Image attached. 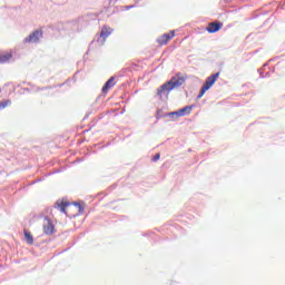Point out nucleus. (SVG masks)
Returning a JSON list of instances; mask_svg holds the SVG:
<instances>
[{
	"mask_svg": "<svg viewBox=\"0 0 285 285\" xmlns=\"http://www.w3.org/2000/svg\"><path fill=\"white\" fill-rule=\"evenodd\" d=\"M75 206H78L79 208H81V206L79 204H77V203H75Z\"/></svg>",
	"mask_w": 285,
	"mask_h": 285,
	"instance_id": "f3484780",
	"label": "nucleus"
},
{
	"mask_svg": "<svg viewBox=\"0 0 285 285\" xmlns=\"http://www.w3.org/2000/svg\"><path fill=\"white\" fill-rule=\"evenodd\" d=\"M217 79H219V72L209 76L206 79L204 86L202 87L200 92L197 96V99H202V97H204V95H206L207 90H210V88H213V86H215V82L217 81Z\"/></svg>",
	"mask_w": 285,
	"mask_h": 285,
	"instance_id": "f03ea898",
	"label": "nucleus"
},
{
	"mask_svg": "<svg viewBox=\"0 0 285 285\" xmlns=\"http://www.w3.org/2000/svg\"><path fill=\"white\" fill-rule=\"evenodd\" d=\"M161 155L160 154H156L154 157H153V161H159Z\"/></svg>",
	"mask_w": 285,
	"mask_h": 285,
	"instance_id": "dca6fc26",
	"label": "nucleus"
},
{
	"mask_svg": "<svg viewBox=\"0 0 285 285\" xmlns=\"http://www.w3.org/2000/svg\"><path fill=\"white\" fill-rule=\"evenodd\" d=\"M107 91H108V81H106L102 87V94L106 95Z\"/></svg>",
	"mask_w": 285,
	"mask_h": 285,
	"instance_id": "2eb2a0df",
	"label": "nucleus"
},
{
	"mask_svg": "<svg viewBox=\"0 0 285 285\" xmlns=\"http://www.w3.org/2000/svg\"><path fill=\"white\" fill-rule=\"evenodd\" d=\"M108 35H110V31L108 32Z\"/></svg>",
	"mask_w": 285,
	"mask_h": 285,
	"instance_id": "a211bd4d",
	"label": "nucleus"
},
{
	"mask_svg": "<svg viewBox=\"0 0 285 285\" xmlns=\"http://www.w3.org/2000/svg\"><path fill=\"white\" fill-rule=\"evenodd\" d=\"M191 111H193V106H186L177 110L176 115H178V117H186V115H190Z\"/></svg>",
	"mask_w": 285,
	"mask_h": 285,
	"instance_id": "6e6552de",
	"label": "nucleus"
},
{
	"mask_svg": "<svg viewBox=\"0 0 285 285\" xmlns=\"http://www.w3.org/2000/svg\"><path fill=\"white\" fill-rule=\"evenodd\" d=\"M173 37H175V31H171L170 33H164L161 37L157 39V42L160 46H166V43H168V41H170Z\"/></svg>",
	"mask_w": 285,
	"mask_h": 285,
	"instance_id": "423d86ee",
	"label": "nucleus"
},
{
	"mask_svg": "<svg viewBox=\"0 0 285 285\" xmlns=\"http://www.w3.org/2000/svg\"><path fill=\"white\" fill-rule=\"evenodd\" d=\"M42 228L45 235H52L55 233V225L48 217L43 218Z\"/></svg>",
	"mask_w": 285,
	"mask_h": 285,
	"instance_id": "20e7f679",
	"label": "nucleus"
},
{
	"mask_svg": "<svg viewBox=\"0 0 285 285\" xmlns=\"http://www.w3.org/2000/svg\"><path fill=\"white\" fill-rule=\"evenodd\" d=\"M11 58H12V55L10 53L2 55L0 56V63H6L7 61H10Z\"/></svg>",
	"mask_w": 285,
	"mask_h": 285,
	"instance_id": "9b49d317",
	"label": "nucleus"
},
{
	"mask_svg": "<svg viewBox=\"0 0 285 285\" xmlns=\"http://www.w3.org/2000/svg\"><path fill=\"white\" fill-rule=\"evenodd\" d=\"M10 104H12V101H10V100L0 101V110H3V108H8V106H10Z\"/></svg>",
	"mask_w": 285,
	"mask_h": 285,
	"instance_id": "f8f14e48",
	"label": "nucleus"
},
{
	"mask_svg": "<svg viewBox=\"0 0 285 285\" xmlns=\"http://www.w3.org/2000/svg\"><path fill=\"white\" fill-rule=\"evenodd\" d=\"M106 39H108V28L107 27H104L101 32H100V36L98 37V46H105L106 45Z\"/></svg>",
	"mask_w": 285,
	"mask_h": 285,
	"instance_id": "0eeeda50",
	"label": "nucleus"
},
{
	"mask_svg": "<svg viewBox=\"0 0 285 285\" xmlns=\"http://www.w3.org/2000/svg\"><path fill=\"white\" fill-rule=\"evenodd\" d=\"M186 83V78L184 76L176 75L169 81L160 86L157 90L158 97H163L164 92H170L171 90H177L180 86Z\"/></svg>",
	"mask_w": 285,
	"mask_h": 285,
	"instance_id": "f257e3e1",
	"label": "nucleus"
},
{
	"mask_svg": "<svg viewBox=\"0 0 285 285\" xmlns=\"http://www.w3.org/2000/svg\"><path fill=\"white\" fill-rule=\"evenodd\" d=\"M115 79H116V77L112 76V77L108 80V88H112V86H115Z\"/></svg>",
	"mask_w": 285,
	"mask_h": 285,
	"instance_id": "4468645a",
	"label": "nucleus"
},
{
	"mask_svg": "<svg viewBox=\"0 0 285 285\" xmlns=\"http://www.w3.org/2000/svg\"><path fill=\"white\" fill-rule=\"evenodd\" d=\"M167 117H171V119H179V115L177 114V111H171L167 114Z\"/></svg>",
	"mask_w": 285,
	"mask_h": 285,
	"instance_id": "ddd939ff",
	"label": "nucleus"
},
{
	"mask_svg": "<svg viewBox=\"0 0 285 285\" xmlns=\"http://www.w3.org/2000/svg\"><path fill=\"white\" fill-rule=\"evenodd\" d=\"M24 239L27 242V244H35V238L32 237V234H30V232L24 230Z\"/></svg>",
	"mask_w": 285,
	"mask_h": 285,
	"instance_id": "9d476101",
	"label": "nucleus"
},
{
	"mask_svg": "<svg viewBox=\"0 0 285 285\" xmlns=\"http://www.w3.org/2000/svg\"><path fill=\"white\" fill-rule=\"evenodd\" d=\"M224 23L222 22H210L207 27V32L209 33H215V32H219V30H222Z\"/></svg>",
	"mask_w": 285,
	"mask_h": 285,
	"instance_id": "39448f33",
	"label": "nucleus"
},
{
	"mask_svg": "<svg viewBox=\"0 0 285 285\" xmlns=\"http://www.w3.org/2000/svg\"><path fill=\"white\" fill-rule=\"evenodd\" d=\"M68 206H70V203L68 202H57L55 208H58V210H60V213H66V208H68Z\"/></svg>",
	"mask_w": 285,
	"mask_h": 285,
	"instance_id": "1a4fd4ad",
	"label": "nucleus"
},
{
	"mask_svg": "<svg viewBox=\"0 0 285 285\" xmlns=\"http://www.w3.org/2000/svg\"><path fill=\"white\" fill-rule=\"evenodd\" d=\"M41 37H43V32L41 30H36L30 36L24 38V43H38Z\"/></svg>",
	"mask_w": 285,
	"mask_h": 285,
	"instance_id": "7ed1b4c3",
	"label": "nucleus"
}]
</instances>
